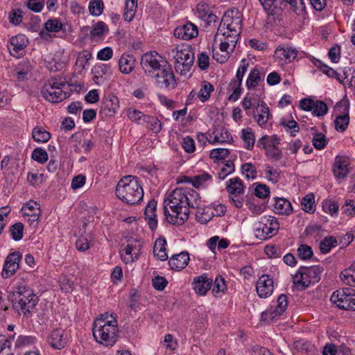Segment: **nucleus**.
<instances>
[{
    "label": "nucleus",
    "instance_id": "nucleus-1",
    "mask_svg": "<svg viewBox=\"0 0 355 355\" xmlns=\"http://www.w3.org/2000/svg\"><path fill=\"white\" fill-rule=\"evenodd\" d=\"M164 214L173 225H182L189 219L190 209H196V219L206 224L211 218L210 209L202 205L200 194L193 187H180L171 192L164 201Z\"/></svg>",
    "mask_w": 355,
    "mask_h": 355
},
{
    "label": "nucleus",
    "instance_id": "nucleus-2",
    "mask_svg": "<svg viewBox=\"0 0 355 355\" xmlns=\"http://www.w3.org/2000/svg\"><path fill=\"white\" fill-rule=\"evenodd\" d=\"M242 15L238 9L227 10L223 15L220 24L218 27L214 42H217L218 39L225 40L222 44L230 49L235 48L241 32Z\"/></svg>",
    "mask_w": 355,
    "mask_h": 355
},
{
    "label": "nucleus",
    "instance_id": "nucleus-3",
    "mask_svg": "<svg viewBox=\"0 0 355 355\" xmlns=\"http://www.w3.org/2000/svg\"><path fill=\"white\" fill-rule=\"evenodd\" d=\"M92 333L96 342L106 347H112L117 341L118 322L112 314H102L94 320Z\"/></svg>",
    "mask_w": 355,
    "mask_h": 355
},
{
    "label": "nucleus",
    "instance_id": "nucleus-4",
    "mask_svg": "<svg viewBox=\"0 0 355 355\" xmlns=\"http://www.w3.org/2000/svg\"><path fill=\"white\" fill-rule=\"evenodd\" d=\"M8 297L12 302L13 309L25 316L31 313L38 301L37 297L23 280L16 284Z\"/></svg>",
    "mask_w": 355,
    "mask_h": 355
},
{
    "label": "nucleus",
    "instance_id": "nucleus-5",
    "mask_svg": "<svg viewBox=\"0 0 355 355\" xmlns=\"http://www.w3.org/2000/svg\"><path fill=\"white\" fill-rule=\"evenodd\" d=\"M116 195L126 204L139 203L144 197L143 188L139 178L133 175L122 178L116 185Z\"/></svg>",
    "mask_w": 355,
    "mask_h": 355
},
{
    "label": "nucleus",
    "instance_id": "nucleus-6",
    "mask_svg": "<svg viewBox=\"0 0 355 355\" xmlns=\"http://www.w3.org/2000/svg\"><path fill=\"white\" fill-rule=\"evenodd\" d=\"M170 54L175 60V69L181 75H187L194 61V53L190 45H177L171 49Z\"/></svg>",
    "mask_w": 355,
    "mask_h": 355
},
{
    "label": "nucleus",
    "instance_id": "nucleus-7",
    "mask_svg": "<svg viewBox=\"0 0 355 355\" xmlns=\"http://www.w3.org/2000/svg\"><path fill=\"white\" fill-rule=\"evenodd\" d=\"M67 88L66 83L61 78H51L43 85L42 96L51 103H59L68 96L64 91Z\"/></svg>",
    "mask_w": 355,
    "mask_h": 355
},
{
    "label": "nucleus",
    "instance_id": "nucleus-8",
    "mask_svg": "<svg viewBox=\"0 0 355 355\" xmlns=\"http://www.w3.org/2000/svg\"><path fill=\"white\" fill-rule=\"evenodd\" d=\"M279 229L277 218L271 216H264L256 223L254 233L257 239L266 240L276 235Z\"/></svg>",
    "mask_w": 355,
    "mask_h": 355
},
{
    "label": "nucleus",
    "instance_id": "nucleus-9",
    "mask_svg": "<svg viewBox=\"0 0 355 355\" xmlns=\"http://www.w3.org/2000/svg\"><path fill=\"white\" fill-rule=\"evenodd\" d=\"M331 302L337 307L344 310H355V290L344 288L333 293Z\"/></svg>",
    "mask_w": 355,
    "mask_h": 355
},
{
    "label": "nucleus",
    "instance_id": "nucleus-10",
    "mask_svg": "<svg viewBox=\"0 0 355 355\" xmlns=\"http://www.w3.org/2000/svg\"><path fill=\"white\" fill-rule=\"evenodd\" d=\"M288 305V297L284 294H281L273 305L270 306L266 311L262 312L261 320L267 323L272 322L286 311Z\"/></svg>",
    "mask_w": 355,
    "mask_h": 355
},
{
    "label": "nucleus",
    "instance_id": "nucleus-11",
    "mask_svg": "<svg viewBox=\"0 0 355 355\" xmlns=\"http://www.w3.org/2000/svg\"><path fill=\"white\" fill-rule=\"evenodd\" d=\"M164 64H166V62L162 56L155 51L146 53L141 57V67L145 74L148 77H151L162 68Z\"/></svg>",
    "mask_w": 355,
    "mask_h": 355
},
{
    "label": "nucleus",
    "instance_id": "nucleus-12",
    "mask_svg": "<svg viewBox=\"0 0 355 355\" xmlns=\"http://www.w3.org/2000/svg\"><path fill=\"white\" fill-rule=\"evenodd\" d=\"M349 103L347 99H343L337 103L334 107L335 129L340 132H344L349 123Z\"/></svg>",
    "mask_w": 355,
    "mask_h": 355
},
{
    "label": "nucleus",
    "instance_id": "nucleus-13",
    "mask_svg": "<svg viewBox=\"0 0 355 355\" xmlns=\"http://www.w3.org/2000/svg\"><path fill=\"white\" fill-rule=\"evenodd\" d=\"M154 83L161 89H173L177 82L172 69L166 64L150 77Z\"/></svg>",
    "mask_w": 355,
    "mask_h": 355
},
{
    "label": "nucleus",
    "instance_id": "nucleus-14",
    "mask_svg": "<svg viewBox=\"0 0 355 355\" xmlns=\"http://www.w3.org/2000/svg\"><path fill=\"white\" fill-rule=\"evenodd\" d=\"M142 244L139 241H132L120 250V256L125 263H130L137 261L141 253Z\"/></svg>",
    "mask_w": 355,
    "mask_h": 355
},
{
    "label": "nucleus",
    "instance_id": "nucleus-15",
    "mask_svg": "<svg viewBox=\"0 0 355 355\" xmlns=\"http://www.w3.org/2000/svg\"><path fill=\"white\" fill-rule=\"evenodd\" d=\"M293 284L297 291H304L311 284V267L302 266L292 276Z\"/></svg>",
    "mask_w": 355,
    "mask_h": 355
},
{
    "label": "nucleus",
    "instance_id": "nucleus-16",
    "mask_svg": "<svg viewBox=\"0 0 355 355\" xmlns=\"http://www.w3.org/2000/svg\"><path fill=\"white\" fill-rule=\"evenodd\" d=\"M21 257V254L18 251L10 253L7 256L1 274L3 278H9L16 272L19 268Z\"/></svg>",
    "mask_w": 355,
    "mask_h": 355
},
{
    "label": "nucleus",
    "instance_id": "nucleus-17",
    "mask_svg": "<svg viewBox=\"0 0 355 355\" xmlns=\"http://www.w3.org/2000/svg\"><path fill=\"white\" fill-rule=\"evenodd\" d=\"M28 45V40L23 34L12 37L8 44L10 55L17 58H21L24 54V49Z\"/></svg>",
    "mask_w": 355,
    "mask_h": 355
},
{
    "label": "nucleus",
    "instance_id": "nucleus-18",
    "mask_svg": "<svg viewBox=\"0 0 355 355\" xmlns=\"http://www.w3.org/2000/svg\"><path fill=\"white\" fill-rule=\"evenodd\" d=\"M273 279L268 275H262L259 277L256 284V291L259 297L267 298L270 297L273 292Z\"/></svg>",
    "mask_w": 355,
    "mask_h": 355
},
{
    "label": "nucleus",
    "instance_id": "nucleus-19",
    "mask_svg": "<svg viewBox=\"0 0 355 355\" xmlns=\"http://www.w3.org/2000/svg\"><path fill=\"white\" fill-rule=\"evenodd\" d=\"M173 35L177 38L184 40H191L198 35V28L197 26L191 22L178 26L173 31Z\"/></svg>",
    "mask_w": 355,
    "mask_h": 355
},
{
    "label": "nucleus",
    "instance_id": "nucleus-20",
    "mask_svg": "<svg viewBox=\"0 0 355 355\" xmlns=\"http://www.w3.org/2000/svg\"><path fill=\"white\" fill-rule=\"evenodd\" d=\"M21 212L31 225L37 224L41 214L40 205L35 201H29L23 205Z\"/></svg>",
    "mask_w": 355,
    "mask_h": 355
},
{
    "label": "nucleus",
    "instance_id": "nucleus-21",
    "mask_svg": "<svg viewBox=\"0 0 355 355\" xmlns=\"http://www.w3.org/2000/svg\"><path fill=\"white\" fill-rule=\"evenodd\" d=\"M93 80L96 85H101L104 83L107 76L112 74V68L107 64H99L95 65L92 69Z\"/></svg>",
    "mask_w": 355,
    "mask_h": 355
},
{
    "label": "nucleus",
    "instance_id": "nucleus-22",
    "mask_svg": "<svg viewBox=\"0 0 355 355\" xmlns=\"http://www.w3.org/2000/svg\"><path fill=\"white\" fill-rule=\"evenodd\" d=\"M349 162L347 157L336 156L333 165V172L336 177L343 178L349 173Z\"/></svg>",
    "mask_w": 355,
    "mask_h": 355
},
{
    "label": "nucleus",
    "instance_id": "nucleus-23",
    "mask_svg": "<svg viewBox=\"0 0 355 355\" xmlns=\"http://www.w3.org/2000/svg\"><path fill=\"white\" fill-rule=\"evenodd\" d=\"M47 341L53 348L61 349L67 344V338L64 336L62 329H57L50 333Z\"/></svg>",
    "mask_w": 355,
    "mask_h": 355
},
{
    "label": "nucleus",
    "instance_id": "nucleus-24",
    "mask_svg": "<svg viewBox=\"0 0 355 355\" xmlns=\"http://www.w3.org/2000/svg\"><path fill=\"white\" fill-rule=\"evenodd\" d=\"M184 180L181 182L191 183L193 187L196 188L205 187L209 185L212 180V177L210 174L206 172H202L192 178L184 177Z\"/></svg>",
    "mask_w": 355,
    "mask_h": 355
},
{
    "label": "nucleus",
    "instance_id": "nucleus-25",
    "mask_svg": "<svg viewBox=\"0 0 355 355\" xmlns=\"http://www.w3.org/2000/svg\"><path fill=\"white\" fill-rule=\"evenodd\" d=\"M190 259L187 252H182L178 254L172 256L168 264L172 270H181L184 269L189 263Z\"/></svg>",
    "mask_w": 355,
    "mask_h": 355
},
{
    "label": "nucleus",
    "instance_id": "nucleus-26",
    "mask_svg": "<svg viewBox=\"0 0 355 355\" xmlns=\"http://www.w3.org/2000/svg\"><path fill=\"white\" fill-rule=\"evenodd\" d=\"M214 139H208L210 144H230L233 141V137L230 131L223 128L219 127L215 129L213 132Z\"/></svg>",
    "mask_w": 355,
    "mask_h": 355
},
{
    "label": "nucleus",
    "instance_id": "nucleus-27",
    "mask_svg": "<svg viewBox=\"0 0 355 355\" xmlns=\"http://www.w3.org/2000/svg\"><path fill=\"white\" fill-rule=\"evenodd\" d=\"M108 32V26L105 23L100 21L92 26L89 32V37L93 42H100L104 40Z\"/></svg>",
    "mask_w": 355,
    "mask_h": 355
},
{
    "label": "nucleus",
    "instance_id": "nucleus-28",
    "mask_svg": "<svg viewBox=\"0 0 355 355\" xmlns=\"http://www.w3.org/2000/svg\"><path fill=\"white\" fill-rule=\"evenodd\" d=\"M212 281L205 275L196 277L193 282V289L196 293L204 295L211 288Z\"/></svg>",
    "mask_w": 355,
    "mask_h": 355
},
{
    "label": "nucleus",
    "instance_id": "nucleus-29",
    "mask_svg": "<svg viewBox=\"0 0 355 355\" xmlns=\"http://www.w3.org/2000/svg\"><path fill=\"white\" fill-rule=\"evenodd\" d=\"M275 213L281 215H289L293 211L291 203L285 198H275L272 205Z\"/></svg>",
    "mask_w": 355,
    "mask_h": 355
},
{
    "label": "nucleus",
    "instance_id": "nucleus-30",
    "mask_svg": "<svg viewBox=\"0 0 355 355\" xmlns=\"http://www.w3.org/2000/svg\"><path fill=\"white\" fill-rule=\"evenodd\" d=\"M297 52L291 47H278L275 51L274 57L276 60L283 61L284 62H290L295 59Z\"/></svg>",
    "mask_w": 355,
    "mask_h": 355
},
{
    "label": "nucleus",
    "instance_id": "nucleus-31",
    "mask_svg": "<svg viewBox=\"0 0 355 355\" xmlns=\"http://www.w3.org/2000/svg\"><path fill=\"white\" fill-rule=\"evenodd\" d=\"M156 207L157 202L155 200H151L148 202L144 211L145 218L146 220H148L149 227L151 230L156 228L157 224L155 214Z\"/></svg>",
    "mask_w": 355,
    "mask_h": 355
},
{
    "label": "nucleus",
    "instance_id": "nucleus-32",
    "mask_svg": "<svg viewBox=\"0 0 355 355\" xmlns=\"http://www.w3.org/2000/svg\"><path fill=\"white\" fill-rule=\"evenodd\" d=\"M135 60L133 56L123 54L119 60V71L123 74L130 73L135 69Z\"/></svg>",
    "mask_w": 355,
    "mask_h": 355
},
{
    "label": "nucleus",
    "instance_id": "nucleus-33",
    "mask_svg": "<svg viewBox=\"0 0 355 355\" xmlns=\"http://www.w3.org/2000/svg\"><path fill=\"white\" fill-rule=\"evenodd\" d=\"M312 62L328 77L336 79L339 83H343V76L336 71L324 64L322 61L312 58Z\"/></svg>",
    "mask_w": 355,
    "mask_h": 355
},
{
    "label": "nucleus",
    "instance_id": "nucleus-34",
    "mask_svg": "<svg viewBox=\"0 0 355 355\" xmlns=\"http://www.w3.org/2000/svg\"><path fill=\"white\" fill-rule=\"evenodd\" d=\"M257 112L256 119L257 123L260 126L265 125L270 117L269 107L263 101H261V103H258Z\"/></svg>",
    "mask_w": 355,
    "mask_h": 355
},
{
    "label": "nucleus",
    "instance_id": "nucleus-35",
    "mask_svg": "<svg viewBox=\"0 0 355 355\" xmlns=\"http://www.w3.org/2000/svg\"><path fill=\"white\" fill-rule=\"evenodd\" d=\"M166 245V241L164 238L157 239L154 243L153 254L161 261H165L168 259Z\"/></svg>",
    "mask_w": 355,
    "mask_h": 355
},
{
    "label": "nucleus",
    "instance_id": "nucleus-36",
    "mask_svg": "<svg viewBox=\"0 0 355 355\" xmlns=\"http://www.w3.org/2000/svg\"><path fill=\"white\" fill-rule=\"evenodd\" d=\"M280 142L277 135L272 137L263 136L257 141V146L264 149L266 151L279 146Z\"/></svg>",
    "mask_w": 355,
    "mask_h": 355
},
{
    "label": "nucleus",
    "instance_id": "nucleus-37",
    "mask_svg": "<svg viewBox=\"0 0 355 355\" xmlns=\"http://www.w3.org/2000/svg\"><path fill=\"white\" fill-rule=\"evenodd\" d=\"M232 155L235 154L231 153L229 149L218 148H214L210 151L209 157L214 161V162L218 163L219 162H223L227 158L229 159Z\"/></svg>",
    "mask_w": 355,
    "mask_h": 355
},
{
    "label": "nucleus",
    "instance_id": "nucleus-38",
    "mask_svg": "<svg viewBox=\"0 0 355 355\" xmlns=\"http://www.w3.org/2000/svg\"><path fill=\"white\" fill-rule=\"evenodd\" d=\"M226 189L228 193H244V186L242 180L238 178L229 179L226 183Z\"/></svg>",
    "mask_w": 355,
    "mask_h": 355
},
{
    "label": "nucleus",
    "instance_id": "nucleus-39",
    "mask_svg": "<svg viewBox=\"0 0 355 355\" xmlns=\"http://www.w3.org/2000/svg\"><path fill=\"white\" fill-rule=\"evenodd\" d=\"M236 159V155H232L229 159L226 161L218 173V178L224 180L227 175L232 174L235 171L234 162Z\"/></svg>",
    "mask_w": 355,
    "mask_h": 355
},
{
    "label": "nucleus",
    "instance_id": "nucleus-40",
    "mask_svg": "<svg viewBox=\"0 0 355 355\" xmlns=\"http://www.w3.org/2000/svg\"><path fill=\"white\" fill-rule=\"evenodd\" d=\"M240 136L243 141L245 148L248 150H252L255 143V137L252 130L250 128H243Z\"/></svg>",
    "mask_w": 355,
    "mask_h": 355
},
{
    "label": "nucleus",
    "instance_id": "nucleus-41",
    "mask_svg": "<svg viewBox=\"0 0 355 355\" xmlns=\"http://www.w3.org/2000/svg\"><path fill=\"white\" fill-rule=\"evenodd\" d=\"M219 41V46L220 51L223 53L222 54H219L218 52H214L213 58L214 59L219 63H225L227 59L229 58L230 54L232 53L235 48L230 49L227 46L225 45L223 48H222V44L225 40L222 39H218Z\"/></svg>",
    "mask_w": 355,
    "mask_h": 355
},
{
    "label": "nucleus",
    "instance_id": "nucleus-42",
    "mask_svg": "<svg viewBox=\"0 0 355 355\" xmlns=\"http://www.w3.org/2000/svg\"><path fill=\"white\" fill-rule=\"evenodd\" d=\"M51 137V133L42 126H36L32 131V137L37 143H46Z\"/></svg>",
    "mask_w": 355,
    "mask_h": 355
},
{
    "label": "nucleus",
    "instance_id": "nucleus-43",
    "mask_svg": "<svg viewBox=\"0 0 355 355\" xmlns=\"http://www.w3.org/2000/svg\"><path fill=\"white\" fill-rule=\"evenodd\" d=\"M127 115L130 120L138 125H144L146 118L148 115L144 114L134 107H129L127 110Z\"/></svg>",
    "mask_w": 355,
    "mask_h": 355
},
{
    "label": "nucleus",
    "instance_id": "nucleus-44",
    "mask_svg": "<svg viewBox=\"0 0 355 355\" xmlns=\"http://www.w3.org/2000/svg\"><path fill=\"white\" fill-rule=\"evenodd\" d=\"M214 90V86L208 81L203 80L200 83V89L198 92V99L202 103L206 102Z\"/></svg>",
    "mask_w": 355,
    "mask_h": 355
},
{
    "label": "nucleus",
    "instance_id": "nucleus-45",
    "mask_svg": "<svg viewBox=\"0 0 355 355\" xmlns=\"http://www.w3.org/2000/svg\"><path fill=\"white\" fill-rule=\"evenodd\" d=\"M340 279L347 285L355 286V261L340 273Z\"/></svg>",
    "mask_w": 355,
    "mask_h": 355
},
{
    "label": "nucleus",
    "instance_id": "nucleus-46",
    "mask_svg": "<svg viewBox=\"0 0 355 355\" xmlns=\"http://www.w3.org/2000/svg\"><path fill=\"white\" fill-rule=\"evenodd\" d=\"M328 106L326 103L321 100L313 101L312 100V114L322 117L327 114L328 112Z\"/></svg>",
    "mask_w": 355,
    "mask_h": 355
},
{
    "label": "nucleus",
    "instance_id": "nucleus-47",
    "mask_svg": "<svg viewBox=\"0 0 355 355\" xmlns=\"http://www.w3.org/2000/svg\"><path fill=\"white\" fill-rule=\"evenodd\" d=\"M241 83H242L239 81L232 80L227 88L228 92H231L228 97L230 101L234 102L239 98L241 93Z\"/></svg>",
    "mask_w": 355,
    "mask_h": 355
},
{
    "label": "nucleus",
    "instance_id": "nucleus-48",
    "mask_svg": "<svg viewBox=\"0 0 355 355\" xmlns=\"http://www.w3.org/2000/svg\"><path fill=\"white\" fill-rule=\"evenodd\" d=\"M227 291L225 280L221 277H217L214 282L212 293L215 297H221Z\"/></svg>",
    "mask_w": 355,
    "mask_h": 355
},
{
    "label": "nucleus",
    "instance_id": "nucleus-49",
    "mask_svg": "<svg viewBox=\"0 0 355 355\" xmlns=\"http://www.w3.org/2000/svg\"><path fill=\"white\" fill-rule=\"evenodd\" d=\"M264 10L270 15H275L279 10V4L282 0H259Z\"/></svg>",
    "mask_w": 355,
    "mask_h": 355
},
{
    "label": "nucleus",
    "instance_id": "nucleus-50",
    "mask_svg": "<svg viewBox=\"0 0 355 355\" xmlns=\"http://www.w3.org/2000/svg\"><path fill=\"white\" fill-rule=\"evenodd\" d=\"M261 80V74L259 71L254 68L252 69L248 74L246 80V87L248 89H252L258 85Z\"/></svg>",
    "mask_w": 355,
    "mask_h": 355
},
{
    "label": "nucleus",
    "instance_id": "nucleus-51",
    "mask_svg": "<svg viewBox=\"0 0 355 355\" xmlns=\"http://www.w3.org/2000/svg\"><path fill=\"white\" fill-rule=\"evenodd\" d=\"M144 126H146L154 133H159L162 128L161 121L155 116L148 115L146 118Z\"/></svg>",
    "mask_w": 355,
    "mask_h": 355
},
{
    "label": "nucleus",
    "instance_id": "nucleus-52",
    "mask_svg": "<svg viewBox=\"0 0 355 355\" xmlns=\"http://www.w3.org/2000/svg\"><path fill=\"white\" fill-rule=\"evenodd\" d=\"M328 143L326 136L322 133H314L312 138V145L317 150H322L324 148Z\"/></svg>",
    "mask_w": 355,
    "mask_h": 355
},
{
    "label": "nucleus",
    "instance_id": "nucleus-53",
    "mask_svg": "<svg viewBox=\"0 0 355 355\" xmlns=\"http://www.w3.org/2000/svg\"><path fill=\"white\" fill-rule=\"evenodd\" d=\"M337 245L336 239L333 236L325 237L322 241L320 243V251L325 254L329 252L331 249Z\"/></svg>",
    "mask_w": 355,
    "mask_h": 355
},
{
    "label": "nucleus",
    "instance_id": "nucleus-54",
    "mask_svg": "<svg viewBox=\"0 0 355 355\" xmlns=\"http://www.w3.org/2000/svg\"><path fill=\"white\" fill-rule=\"evenodd\" d=\"M88 8L92 15L99 16L103 12L104 4L102 0H92L89 1Z\"/></svg>",
    "mask_w": 355,
    "mask_h": 355
},
{
    "label": "nucleus",
    "instance_id": "nucleus-55",
    "mask_svg": "<svg viewBox=\"0 0 355 355\" xmlns=\"http://www.w3.org/2000/svg\"><path fill=\"white\" fill-rule=\"evenodd\" d=\"M92 58V53L85 50L78 54L76 64L78 67L81 68L82 69H85V67L88 65L89 60H90Z\"/></svg>",
    "mask_w": 355,
    "mask_h": 355
},
{
    "label": "nucleus",
    "instance_id": "nucleus-56",
    "mask_svg": "<svg viewBox=\"0 0 355 355\" xmlns=\"http://www.w3.org/2000/svg\"><path fill=\"white\" fill-rule=\"evenodd\" d=\"M59 285L62 291L65 293H71L74 288V283L67 275H62L59 277Z\"/></svg>",
    "mask_w": 355,
    "mask_h": 355
},
{
    "label": "nucleus",
    "instance_id": "nucleus-57",
    "mask_svg": "<svg viewBox=\"0 0 355 355\" xmlns=\"http://www.w3.org/2000/svg\"><path fill=\"white\" fill-rule=\"evenodd\" d=\"M241 172L245 178L254 180L257 177V168L251 163H245L241 166Z\"/></svg>",
    "mask_w": 355,
    "mask_h": 355
},
{
    "label": "nucleus",
    "instance_id": "nucleus-58",
    "mask_svg": "<svg viewBox=\"0 0 355 355\" xmlns=\"http://www.w3.org/2000/svg\"><path fill=\"white\" fill-rule=\"evenodd\" d=\"M339 205L338 202L333 200H325L322 202V209L324 211L329 213L331 216L338 213Z\"/></svg>",
    "mask_w": 355,
    "mask_h": 355
},
{
    "label": "nucleus",
    "instance_id": "nucleus-59",
    "mask_svg": "<svg viewBox=\"0 0 355 355\" xmlns=\"http://www.w3.org/2000/svg\"><path fill=\"white\" fill-rule=\"evenodd\" d=\"M24 225L21 223H17L10 227L11 237L15 241H19L23 237Z\"/></svg>",
    "mask_w": 355,
    "mask_h": 355
},
{
    "label": "nucleus",
    "instance_id": "nucleus-60",
    "mask_svg": "<svg viewBox=\"0 0 355 355\" xmlns=\"http://www.w3.org/2000/svg\"><path fill=\"white\" fill-rule=\"evenodd\" d=\"M36 342V338L31 336H19L15 342V347H22L34 345Z\"/></svg>",
    "mask_w": 355,
    "mask_h": 355
},
{
    "label": "nucleus",
    "instance_id": "nucleus-61",
    "mask_svg": "<svg viewBox=\"0 0 355 355\" xmlns=\"http://www.w3.org/2000/svg\"><path fill=\"white\" fill-rule=\"evenodd\" d=\"M44 28L49 32L57 33L62 28V24L58 19H50L45 23Z\"/></svg>",
    "mask_w": 355,
    "mask_h": 355
},
{
    "label": "nucleus",
    "instance_id": "nucleus-62",
    "mask_svg": "<svg viewBox=\"0 0 355 355\" xmlns=\"http://www.w3.org/2000/svg\"><path fill=\"white\" fill-rule=\"evenodd\" d=\"M31 157L38 163L43 164L48 160L46 151L41 148H36L32 153Z\"/></svg>",
    "mask_w": 355,
    "mask_h": 355
},
{
    "label": "nucleus",
    "instance_id": "nucleus-63",
    "mask_svg": "<svg viewBox=\"0 0 355 355\" xmlns=\"http://www.w3.org/2000/svg\"><path fill=\"white\" fill-rule=\"evenodd\" d=\"M105 107L113 113H116L119 108V100L116 96H109L105 101Z\"/></svg>",
    "mask_w": 355,
    "mask_h": 355
},
{
    "label": "nucleus",
    "instance_id": "nucleus-64",
    "mask_svg": "<svg viewBox=\"0 0 355 355\" xmlns=\"http://www.w3.org/2000/svg\"><path fill=\"white\" fill-rule=\"evenodd\" d=\"M294 346L301 355H309L311 348V343L309 342L300 340L294 343Z\"/></svg>",
    "mask_w": 355,
    "mask_h": 355
}]
</instances>
